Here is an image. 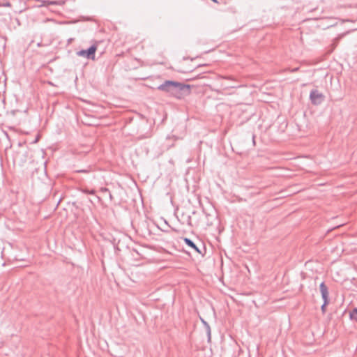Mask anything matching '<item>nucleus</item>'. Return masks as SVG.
Listing matches in <instances>:
<instances>
[{
	"mask_svg": "<svg viewBox=\"0 0 357 357\" xmlns=\"http://www.w3.org/2000/svg\"><path fill=\"white\" fill-rule=\"evenodd\" d=\"M85 192H87V193H90V194H93L94 193L93 190H91V191L86 190Z\"/></svg>",
	"mask_w": 357,
	"mask_h": 357,
	"instance_id": "9d476101",
	"label": "nucleus"
},
{
	"mask_svg": "<svg viewBox=\"0 0 357 357\" xmlns=\"http://www.w3.org/2000/svg\"><path fill=\"white\" fill-rule=\"evenodd\" d=\"M328 303L329 301H324V304L321 305V311L323 312V313L326 312V307L328 304Z\"/></svg>",
	"mask_w": 357,
	"mask_h": 357,
	"instance_id": "6e6552de",
	"label": "nucleus"
},
{
	"mask_svg": "<svg viewBox=\"0 0 357 357\" xmlns=\"http://www.w3.org/2000/svg\"><path fill=\"white\" fill-rule=\"evenodd\" d=\"M101 191H102V192H108V189H107V188H102V189H101Z\"/></svg>",
	"mask_w": 357,
	"mask_h": 357,
	"instance_id": "1a4fd4ad",
	"label": "nucleus"
},
{
	"mask_svg": "<svg viewBox=\"0 0 357 357\" xmlns=\"http://www.w3.org/2000/svg\"><path fill=\"white\" fill-rule=\"evenodd\" d=\"M319 289H320V292H321V296H322V298L324 301H329L328 300V288L326 286V284H324V282H321L320 286H319Z\"/></svg>",
	"mask_w": 357,
	"mask_h": 357,
	"instance_id": "20e7f679",
	"label": "nucleus"
},
{
	"mask_svg": "<svg viewBox=\"0 0 357 357\" xmlns=\"http://www.w3.org/2000/svg\"><path fill=\"white\" fill-rule=\"evenodd\" d=\"M184 241L189 247L195 250L197 252H200L198 248L195 245V244L189 238H185Z\"/></svg>",
	"mask_w": 357,
	"mask_h": 357,
	"instance_id": "39448f33",
	"label": "nucleus"
},
{
	"mask_svg": "<svg viewBox=\"0 0 357 357\" xmlns=\"http://www.w3.org/2000/svg\"><path fill=\"white\" fill-rule=\"evenodd\" d=\"M350 317L351 319L357 320V308L354 309L350 312Z\"/></svg>",
	"mask_w": 357,
	"mask_h": 357,
	"instance_id": "0eeeda50",
	"label": "nucleus"
},
{
	"mask_svg": "<svg viewBox=\"0 0 357 357\" xmlns=\"http://www.w3.org/2000/svg\"><path fill=\"white\" fill-rule=\"evenodd\" d=\"M202 321L206 328L208 338V340L210 341V340H211V328H210L209 325L207 324V322H206L204 320L202 319Z\"/></svg>",
	"mask_w": 357,
	"mask_h": 357,
	"instance_id": "423d86ee",
	"label": "nucleus"
},
{
	"mask_svg": "<svg viewBox=\"0 0 357 357\" xmlns=\"http://www.w3.org/2000/svg\"><path fill=\"white\" fill-rule=\"evenodd\" d=\"M49 3H50V4H55V3H56V2L50 1V2H49Z\"/></svg>",
	"mask_w": 357,
	"mask_h": 357,
	"instance_id": "9b49d317",
	"label": "nucleus"
},
{
	"mask_svg": "<svg viewBox=\"0 0 357 357\" xmlns=\"http://www.w3.org/2000/svg\"><path fill=\"white\" fill-rule=\"evenodd\" d=\"M212 1H214V2H217V1H216V0H212Z\"/></svg>",
	"mask_w": 357,
	"mask_h": 357,
	"instance_id": "f8f14e48",
	"label": "nucleus"
},
{
	"mask_svg": "<svg viewBox=\"0 0 357 357\" xmlns=\"http://www.w3.org/2000/svg\"><path fill=\"white\" fill-rule=\"evenodd\" d=\"M96 50V46L92 45L87 50H80L77 54L79 56L94 59Z\"/></svg>",
	"mask_w": 357,
	"mask_h": 357,
	"instance_id": "7ed1b4c3",
	"label": "nucleus"
},
{
	"mask_svg": "<svg viewBox=\"0 0 357 357\" xmlns=\"http://www.w3.org/2000/svg\"><path fill=\"white\" fill-rule=\"evenodd\" d=\"M158 89L169 93L177 98H181L185 92H188L190 86L178 82L167 80L160 84Z\"/></svg>",
	"mask_w": 357,
	"mask_h": 357,
	"instance_id": "f257e3e1",
	"label": "nucleus"
},
{
	"mask_svg": "<svg viewBox=\"0 0 357 357\" xmlns=\"http://www.w3.org/2000/svg\"><path fill=\"white\" fill-rule=\"evenodd\" d=\"M310 98L312 104L319 105L324 100V96L317 90H312L310 94Z\"/></svg>",
	"mask_w": 357,
	"mask_h": 357,
	"instance_id": "f03ea898",
	"label": "nucleus"
}]
</instances>
